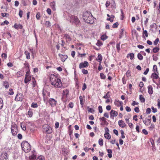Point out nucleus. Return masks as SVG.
<instances>
[{
    "label": "nucleus",
    "mask_w": 160,
    "mask_h": 160,
    "mask_svg": "<svg viewBox=\"0 0 160 160\" xmlns=\"http://www.w3.org/2000/svg\"><path fill=\"white\" fill-rule=\"evenodd\" d=\"M50 81L52 85L55 88H60L62 86V83L61 80L53 74L50 75Z\"/></svg>",
    "instance_id": "obj_1"
},
{
    "label": "nucleus",
    "mask_w": 160,
    "mask_h": 160,
    "mask_svg": "<svg viewBox=\"0 0 160 160\" xmlns=\"http://www.w3.org/2000/svg\"><path fill=\"white\" fill-rule=\"evenodd\" d=\"M83 18L86 23L92 24L94 22V18L91 13L87 12H85L83 15Z\"/></svg>",
    "instance_id": "obj_2"
},
{
    "label": "nucleus",
    "mask_w": 160,
    "mask_h": 160,
    "mask_svg": "<svg viewBox=\"0 0 160 160\" xmlns=\"http://www.w3.org/2000/svg\"><path fill=\"white\" fill-rule=\"evenodd\" d=\"M66 19L69 20L72 23L76 25L78 24L80 22V20L77 16L68 14V17H66Z\"/></svg>",
    "instance_id": "obj_3"
},
{
    "label": "nucleus",
    "mask_w": 160,
    "mask_h": 160,
    "mask_svg": "<svg viewBox=\"0 0 160 160\" xmlns=\"http://www.w3.org/2000/svg\"><path fill=\"white\" fill-rule=\"evenodd\" d=\"M22 150L25 152L28 153L31 150V146L27 141H23L21 145Z\"/></svg>",
    "instance_id": "obj_4"
},
{
    "label": "nucleus",
    "mask_w": 160,
    "mask_h": 160,
    "mask_svg": "<svg viewBox=\"0 0 160 160\" xmlns=\"http://www.w3.org/2000/svg\"><path fill=\"white\" fill-rule=\"evenodd\" d=\"M42 130L46 133H50L52 132L51 128L47 124H45L42 126Z\"/></svg>",
    "instance_id": "obj_5"
},
{
    "label": "nucleus",
    "mask_w": 160,
    "mask_h": 160,
    "mask_svg": "<svg viewBox=\"0 0 160 160\" xmlns=\"http://www.w3.org/2000/svg\"><path fill=\"white\" fill-rule=\"evenodd\" d=\"M18 126L14 123H12L11 129L12 134L13 136H15L18 133Z\"/></svg>",
    "instance_id": "obj_6"
},
{
    "label": "nucleus",
    "mask_w": 160,
    "mask_h": 160,
    "mask_svg": "<svg viewBox=\"0 0 160 160\" xmlns=\"http://www.w3.org/2000/svg\"><path fill=\"white\" fill-rule=\"evenodd\" d=\"M48 102L52 107H53L56 105L57 102L54 99L51 98L49 99Z\"/></svg>",
    "instance_id": "obj_7"
},
{
    "label": "nucleus",
    "mask_w": 160,
    "mask_h": 160,
    "mask_svg": "<svg viewBox=\"0 0 160 160\" xmlns=\"http://www.w3.org/2000/svg\"><path fill=\"white\" fill-rule=\"evenodd\" d=\"M88 66V63L87 61H85L83 62H82L79 64V68H84L87 67Z\"/></svg>",
    "instance_id": "obj_8"
},
{
    "label": "nucleus",
    "mask_w": 160,
    "mask_h": 160,
    "mask_svg": "<svg viewBox=\"0 0 160 160\" xmlns=\"http://www.w3.org/2000/svg\"><path fill=\"white\" fill-rule=\"evenodd\" d=\"M110 118H113L115 117H116L118 115L117 112L113 110H112L110 112Z\"/></svg>",
    "instance_id": "obj_9"
},
{
    "label": "nucleus",
    "mask_w": 160,
    "mask_h": 160,
    "mask_svg": "<svg viewBox=\"0 0 160 160\" xmlns=\"http://www.w3.org/2000/svg\"><path fill=\"white\" fill-rule=\"evenodd\" d=\"M8 159L7 154L4 152L1 154L0 156V160H6Z\"/></svg>",
    "instance_id": "obj_10"
},
{
    "label": "nucleus",
    "mask_w": 160,
    "mask_h": 160,
    "mask_svg": "<svg viewBox=\"0 0 160 160\" xmlns=\"http://www.w3.org/2000/svg\"><path fill=\"white\" fill-rule=\"evenodd\" d=\"M143 122L144 124L147 126H148L150 124L151 122V117H149V118L145 120H143Z\"/></svg>",
    "instance_id": "obj_11"
},
{
    "label": "nucleus",
    "mask_w": 160,
    "mask_h": 160,
    "mask_svg": "<svg viewBox=\"0 0 160 160\" xmlns=\"http://www.w3.org/2000/svg\"><path fill=\"white\" fill-rule=\"evenodd\" d=\"M58 55L60 58L61 60L63 62L65 61L68 58V56L66 55H62L59 54Z\"/></svg>",
    "instance_id": "obj_12"
},
{
    "label": "nucleus",
    "mask_w": 160,
    "mask_h": 160,
    "mask_svg": "<svg viewBox=\"0 0 160 160\" xmlns=\"http://www.w3.org/2000/svg\"><path fill=\"white\" fill-rule=\"evenodd\" d=\"M114 103L116 106L119 107L122 104V101H119V100L116 99L114 102Z\"/></svg>",
    "instance_id": "obj_13"
},
{
    "label": "nucleus",
    "mask_w": 160,
    "mask_h": 160,
    "mask_svg": "<svg viewBox=\"0 0 160 160\" xmlns=\"http://www.w3.org/2000/svg\"><path fill=\"white\" fill-rule=\"evenodd\" d=\"M118 123L119 126L121 128H124L126 126L125 123L122 120H119Z\"/></svg>",
    "instance_id": "obj_14"
},
{
    "label": "nucleus",
    "mask_w": 160,
    "mask_h": 160,
    "mask_svg": "<svg viewBox=\"0 0 160 160\" xmlns=\"http://www.w3.org/2000/svg\"><path fill=\"white\" fill-rule=\"evenodd\" d=\"M148 92L150 94H152L153 93L152 87L151 85L148 86Z\"/></svg>",
    "instance_id": "obj_15"
},
{
    "label": "nucleus",
    "mask_w": 160,
    "mask_h": 160,
    "mask_svg": "<svg viewBox=\"0 0 160 160\" xmlns=\"http://www.w3.org/2000/svg\"><path fill=\"white\" fill-rule=\"evenodd\" d=\"M50 6L52 8L53 11H55L56 10L55 6L56 3L55 2L53 1L50 3Z\"/></svg>",
    "instance_id": "obj_16"
},
{
    "label": "nucleus",
    "mask_w": 160,
    "mask_h": 160,
    "mask_svg": "<svg viewBox=\"0 0 160 160\" xmlns=\"http://www.w3.org/2000/svg\"><path fill=\"white\" fill-rule=\"evenodd\" d=\"M151 78H153V79H157L158 78H159L158 74L155 73H153L152 74L151 76Z\"/></svg>",
    "instance_id": "obj_17"
},
{
    "label": "nucleus",
    "mask_w": 160,
    "mask_h": 160,
    "mask_svg": "<svg viewBox=\"0 0 160 160\" xmlns=\"http://www.w3.org/2000/svg\"><path fill=\"white\" fill-rule=\"evenodd\" d=\"M102 59V57L101 54L98 53V57L96 58V60L99 62H101Z\"/></svg>",
    "instance_id": "obj_18"
},
{
    "label": "nucleus",
    "mask_w": 160,
    "mask_h": 160,
    "mask_svg": "<svg viewBox=\"0 0 160 160\" xmlns=\"http://www.w3.org/2000/svg\"><path fill=\"white\" fill-rule=\"evenodd\" d=\"M64 38L66 39L67 41L70 42L71 40V38L68 34H65Z\"/></svg>",
    "instance_id": "obj_19"
},
{
    "label": "nucleus",
    "mask_w": 160,
    "mask_h": 160,
    "mask_svg": "<svg viewBox=\"0 0 160 160\" xmlns=\"http://www.w3.org/2000/svg\"><path fill=\"white\" fill-rule=\"evenodd\" d=\"M134 55L133 53H128L127 55V57L128 58L129 57L131 60H132L134 58Z\"/></svg>",
    "instance_id": "obj_20"
},
{
    "label": "nucleus",
    "mask_w": 160,
    "mask_h": 160,
    "mask_svg": "<svg viewBox=\"0 0 160 160\" xmlns=\"http://www.w3.org/2000/svg\"><path fill=\"white\" fill-rule=\"evenodd\" d=\"M31 76H27L26 77H25V78L24 79V82L26 83H27L28 82H29L31 80Z\"/></svg>",
    "instance_id": "obj_21"
},
{
    "label": "nucleus",
    "mask_w": 160,
    "mask_h": 160,
    "mask_svg": "<svg viewBox=\"0 0 160 160\" xmlns=\"http://www.w3.org/2000/svg\"><path fill=\"white\" fill-rule=\"evenodd\" d=\"M107 152H108V157L110 158H111L112 157V150L110 149H108L107 150Z\"/></svg>",
    "instance_id": "obj_22"
},
{
    "label": "nucleus",
    "mask_w": 160,
    "mask_h": 160,
    "mask_svg": "<svg viewBox=\"0 0 160 160\" xmlns=\"http://www.w3.org/2000/svg\"><path fill=\"white\" fill-rule=\"evenodd\" d=\"M139 99L141 102H144L145 101V98L142 95H139Z\"/></svg>",
    "instance_id": "obj_23"
},
{
    "label": "nucleus",
    "mask_w": 160,
    "mask_h": 160,
    "mask_svg": "<svg viewBox=\"0 0 160 160\" xmlns=\"http://www.w3.org/2000/svg\"><path fill=\"white\" fill-rule=\"evenodd\" d=\"M3 85L6 88H8L9 87V85L8 82L6 81L3 82Z\"/></svg>",
    "instance_id": "obj_24"
},
{
    "label": "nucleus",
    "mask_w": 160,
    "mask_h": 160,
    "mask_svg": "<svg viewBox=\"0 0 160 160\" xmlns=\"http://www.w3.org/2000/svg\"><path fill=\"white\" fill-rule=\"evenodd\" d=\"M28 115L30 117H31L33 115V112L32 109H30L28 111Z\"/></svg>",
    "instance_id": "obj_25"
},
{
    "label": "nucleus",
    "mask_w": 160,
    "mask_h": 160,
    "mask_svg": "<svg viewBox=\"0 0 160 160\" xmlns=\"http://www.w3.org/2000/svg\"><path fill=\"white\" fill-rule=\"evenodd\" d=\"M30 160H32L36 158V154H31V155L29 157Z\"/></svg>",
    "instance_id": "obj_26"
},
{
    "label": "nucleus",
    "mask_w": 160,
    "mask_h": 160,
    "mask_svg": "<svg viewBox=\"0 0 160 160\" xmlns=\"http://www.w3.org/2000/svg\"><path fill=\"white\" fill-rule=\"evenodd\" d=\"M137 57L139 60H142L143 59V57L140 53H138L137 55Z\"/></svg>",
    "instance_id": "obj_27"
},
{
    "label": "nucleus",
    "mask_w": 160,
    "mask_h": 160,
    "mask_svg": "<svg viewBox=\"0 0 160 160\" xmlns=\"http://www.w3.org/2000/svg\"><path fill=\"white\" fill-rule=\"evenodd\" d=\"M69 92V91L67 89H65L63 91L62 94L63 96H67Z\"/></svg>",
    "instance_id": "obj_28"
},
{
    "label": "nucleus",
    "mask_w": 160,
    "mask_h": 160,
    "mask_svg": "<svg viewBox=\"0 0 160 160\" xmlns=\"http://www.w3.org/2000/svg\"><path fill=\"white\" fill-rule=\"evenodd\" d=\"M24 53L26 56V58L28 59H29L30 57L29 53L27 51H25Z\"/></svg>",
    "instance_id": "obj_29"
},
{
    "label": "nucleus",
    "mask_w": 160,
    "mask_h": 160,
    "mask_svg": "<svg viewBox=\"0 0 160 160\" xmlns=\"http://www.w3.org/2000/svg\"><path fill=\"white\" fill-rule=\"evenodd\" d=\"M124 35V30L122 29L119 35V38H121Z\"/></svg>",
    "instance_id": "obj_30"
},
{
    "label": "nucleus",
    "mask_w": 160,
    "mask_h": 160,
    "mask_svg": "<svg viewBox=\"0 0 160 160\" xmlns=\"http://www.w3.org/2000/svg\"><path fill=\"white\" fill-rule=\"evenodd\" d=\"M31 107L32 108H37L38 107V105L36 102L32 103Z\"/></svg>",
    "instance_id": "obj_31"
},
{
    "label": "nucleus",
    "mask_w": 160,
    "mask_h": 160,
    "mask_svg": "<svg viewBox=\"0 0 160 160\" xmlns=\"http://www.w3.org/2000/svg\"><path fill=\"white\" fill-rule=\"evenodd\" d=\"M104 136L105 138L108 139H109L111 138V137L109 133L104 134Z\"/></svg>",
    "instance_id": "obj_32"
},
{
    "label": "nucleus",
    "mask_w": 160,
    "mask_h": 160,
    "mask_svg": "<svg viewBox=\"0 0 160 160\" xmlns=\"http://www.w3.org/2000/svg\"><path fill=\"white\" fill-rule=\"evenodd\" d=\"M22 73L20 71H18L17 72V73L16 74V77L18 78L22 76Z\"/></svg>",
    "instance_id": "obj_33"
},
{
    "label": "nucleus",
    "mask_w": 160,
    "mask_h": 160,
    "mask_svg": "<svg viewBox=\"0 0 160 160\" xmlns=\"http://www.w3.org/2000/svg\"><path fill=\"white\" fill-rule=\"evenodd\" d=\"M20 126L21 128L23 130L25 131L26 130V127L24 123H21L20 124Z\"/></svg>",
    "instance_id": "obj_34"
},
{
    "label": "nucleus",
    "mask_w": 160,
    "mask_h": 160,
    "mask_svg": "<svg viewBox=\"0 0 160 160\" xmlns=\"http://www.w3.org/2000/svg\"><path fill=\"white\" fill-rule=\"evenodd\" d=\"M3 103L2 98H0V110L3 107Z\"/></svg>",
    "instance_id": "obj_35"
},
{
    "label": "nucleus",
    "mask_w": 160,
    "mask_h": 160,
    "mask_svg": "<svg viewBox=\"0 0 160 160\" xmlns=\"http://www.w3.org/2000/svg\"><path fill=\"white\" fill-rule=\"evenodd\" d=\"M144 35H145V37H147L148 36V34L147 31L146 30H144L143 32V37L145 38Z\"/></svg>",
    "instance_id": "obj_36"
},
{
    "label": "nucleus",
    "mask_w": 160,
    "mask_h": 160,
    "mask_svg": "<svg viewBox=\"0 0 160 160\" xmlns=\"http://www.w3.org/2000/svg\"><path fill=\"white\" fill-rule=\"evenodd\" d=\"M159 48L158 47H155L153 49L152 51L154 53H157L159 51Z\"/></svg>",
    "instance_id": "obj_37"
},
{
    "label": "nucleus",
    "mask_w": 160,
    "mask_h": 160,
    "mask_svg": "<svg viewBox=\"0 0 160 160\" xmlns=\"http://www.w3.org/2000/svg\"><path fill=\"white\" fill-rule=\"evenodd\" d=\"M98 143L101 146L103 145V140L102 138H100L98 140Z\"/></svg>",
    "instance_id": "obj_38"
},
{
    "label": "nucleus",
    "mask_w": 160,
    "mask_h": 160,
    "mask_svg": "<svg viewBox=\"0 0 160 160\" xmlns=\"http://www.w3.org/2000/svg\"><path fill=\"white\" fill-rule=\"evenodd\" d=\"M19 95L17 94L15 99L16 100H17L18 101H21L22 100V97H19Z\"/></svg>",
    "instance_id": "obj_39"
},
{
    "label": "nucleus",
    "mask_w": 160,
    "mask_h": 160,
    "mask_svg": "<svg viewBox=\"0 0 160 160\" xmlns=\"http://www.w3.org/2000/svg\"><path fill=\"white\" fill-rule=\"evenodd\" d=\"M32 80L33 87H35L36 86V82L34 78L33 77L32 78Z\"/></svg>",
    "instance_id": "obj_40"
},
{
    "label": "nucleus",
    "mask_w": 160,
    "mask_h": 160,
    "mask_svg": "<svg viewBox=\"0 0 160 160\" xmlns=\"http://www.w3.org/2000/svg\"><path fill=\"white\" fill-rule=\"evenodd\" d=\"M101 39L104 41L106 40L107 38V36L104 35H102L101 37Z\"/></svg>",
    "instance_id": "obj_41"
},
{
    "label": "nucleus",
    "mask_w": 160,
    "mask_h": 160,
    "mask_svg": "<svg viewBox=\"0 0 160 160\" xmlns=\"http://www.w3.org/2000/svg\"><path fill=\"white\" fill-rule=\"evenodd\" d=\"M44 157L42 156H40L38 157L36 160H44Z\"/></svg>",
    "instance_id": "obj_42"
},
{
    "label": "nucleus",
    "mask_w": 160,
    "mask_h": 160,
    "mask_svg": "<svg viewBox=\"0 0 160 160\" xmlns=\"http://www.w3.org/2000/svg\"><path fill=\"white\" fill-rule=\"evenodd\" d=\"M82 72L83 74H86L88 73V71L87 70L84 69H82Z\"/></svg>",
    "instance_id": "obj_43"
},
{
    "label": "nucleus",
    "mask_w": 160,
    "mask_h": 160,
    "mask_svg": "<svg viewBox=\"0 0 160 160\" xmlns=\"http://www.w3.org/2000/svg\"><path fill=\"white\" fill-rule=\"evenodd\" d=\"M45 25L48 27H50L51 26V24L50 22L46 21L45 23Z\"/></svg>",
    "instance_id": "obj_44"
},
{
    "label": "nucleus",
    "mask_w": 160,
    "mask_h": 160,
    "mask_svg": "<svg viewBox=\"0 0 160 160\" xmlns=\"http://www.w3.org/2000/svg\"><path fill=\"white\" fill-rule=\"evenodd\" d=\"M88 111V112L92 113L94 111V110L92 108H90L89 107H87Z\"/></svg>",
    "instance_id": "obj_45"
},
{
    "label": "nucleus",
    "mask_w": 160,
    "mask_h": 160,
    "mask_svg": "<svg viewBox=\"0 0 160 160\" xmlns=\"http://www.w3.org/2000/svg\"><path fill=\"white\" fill-rule=\"evenodd\" d=\"M109 93V92H108L103 98L105 99L109 98L110 97V96L108 94Z\"/></svg>",
    "instance_id": "obj_46"
},
{
    "label": "nucleus",
    "mask_w": 160,
    "mask_h": 160,
    "mask_svg": "<svg viewBox=\"0 0 160 160\" xmlns=\"http://www.w3.org/2000/svg\"><path fill=\"white\" fill-rule=\"evenodd\" d=\"M159 41V38H157L154 42V44L155 45H157L158 42Z\"/></svg>",
    "instance_id": "obj_47"
},
{
    "label": "nucleus",
    "mask_w": 160,
    "mask_h": 160,
    "mask_svg": "<svg viewBox=\"0 0 160 160\" xmlns=\"http://www.w3.org/2000/svg\"><path fill=\"white\" fill-rule=\"evenodd\" d=\"M24 67H25L26 68H29V65L28 62H25L24 63Z\"/></svg>",
    "instance_id": "obj_48"
},
{
    "label": "nucleus",
    "mask_w": 160,
    "mask_h": 160,
    "mask_svg": "<svg viewBox=\"0 0 160 160\" xmlns=\"http://www.w3.org/2000/svg\"><path fill=\"white\" fill-rule=\"evenodd\" d=\"M100 76L101 78L102 79H105L106 78V76L103 73H100Z\"/></svg>",
    "instance_id": "obj_49"
},
{
    "label": "nucleus",
    "mask_w": 160,
    "mask_h": 160,
    "mask_svg": "<svg viewBox=\"0 0 160 160\" xmlns=\"http://www.w3.org/2000/svg\"><path fill=\"white\" fill-rule=\"evenodd\" d=\"M152 57L153 60L154 61H157L158 59V58L156 55H153L152 56Z\"/></svg>",
    "instance_id": "obj_50"
},
{
    "label": "nucleus",
    "mask_w": 160,
    "mask_h": 160,
    "mask_svg": "<svg viewBox=\"0 0 160 160\" xmlns=\"http://www.w3.org/2000/svg\"><path fill=\"white\" fill-rule=\"evenodd\" d=\"M1 15L3 17H8L9 14L8 13L4 12L2 13Z\"/></svg>",
    "instance_id": "obj_51"
},
{
    "label": "nucleus",
    "mask_w": 160,
    "mask_h": 160,
    "mask_svg": "<svg viewBox=\"0 0 160 160\" xmlns=\"http://www.w3.org/2000/svg\"><path fill=\"white\" fill-rule=\"evenodd\" d=\"M120 43H117L116 45V48L118 52H119V51L120 50Z\"/></svg>",
    "instance_id": "obj_52"
},
{
    "label": "nucleus",
    "mask_w": 160,
    "mask_h": 160,
    "mask_svg": "<svg viewBox=\"0 0 160 160\" xmlns=\"http://www.w3.org/2000/svg\"><path fill=\"white\" fill-rule=\"evenodd\" d=\"M154 128V126L153 124H151L150 127H149V129L150 130H152Z\"/></svg>",
    "instance_id": "obj_53"
},
{
    "label": "nucleus",
    "mask_w": 160,
    "mask_h": 160,
    "mask_svg": "<svg viewBox=\"0 0 160 160\" xmlns=\"http://www.w3.org/2000/svg\"><path fill=\"white\" fill-rule=\"evenodd\" d=\"M23 11L21 10H20L19 12V15L20 18H22V16Z\"/></svg>",
    "instance_id": "obj_54"
},
{
    "label": "nucleus",
    "mask_w": 160,
    "mask_h": 160,
    "mask_svg": "<svg viewBox=\"0 0 160 160\" xmlns=\"http://www.w3.org/2000/svg\"><path fill=\"white\" fill-rule=\"evenodd\" d=\"M98 110L99 111V112L100 113H102L103 110H102V106H99L98 107Z\"/></svg>",
    "instance_id": "obj_55"
},
{
    "label": "nucleus",
    "mask_w": 160,
    "mask_h": 160,
    "mask_svg": "<svg viewBox=\"0 0 160 160\" xmlns=\"http://www.w3.org/2000/svg\"><path fill=\"white\" fill-rule=\"evenodd\" d=\"M153 69L154 72H157V68L156 65H154L153 66Z\"/></svg>",
    "instance_id": "obj_56"
},
{
    "label": "nucleus",
    "mask_w": 160,
    "mask_h": 160,
    "mask_svg": "<svg viewBox=\"0 0 160 160\" xmlns=\"http://www.w3.org/2000/svg\"><path fill=\"white\" fill-rule=\"evenodd\" d=\"M118 22H116L113 25L112 27L114 28H116L118 27Z\"/></svg>",
    "instance_id": "obj_57"
},
{
    "label": "nucleus",
    "mask_w": 160,
    "mask_h": 160,
    "mask_svg": "<svg viewBox=\"0 0 160 160\" xmlns=\"http://www.w3.org/2000/svg\"><path fill=\"white\" fill-rule=\"evenodd\" d=\"M40 12H38L36 14V18L38 20L39 19H40Z\"/></svg>",
    "instance_id": "obj_58"
},
{
    "label": "nucleus",
    "mask_w": 160,
    "mask_h": 160,
    "mask_svg": "<svg viewBox=\"0 0 160 160\" xmlns=\"http://www.w3.org/2000/svg\"><path fill=\"white\" fill-rule=\"evenodd\" d=\"M9 94L10 95H12L14 94V92L12 91V89L10 88L9 89Z\"/></svg>",
    "instance_id": "obj_59"
},
{
    "label": "nucleus",
    "mask_w": 160,
    "mask_h": 160,
    "mask_svg": "<svg viewBox=\"0 0 160 160\" xmlns=\"http://www.w3.org/2000/svg\"><path fill=\"white\" fill-rule=\"evenodd\" d=\"M105 134L109 133V130L108 128L106 127L105 128Z\"/></svg>",
    "instance_id": "obj_60"
},
{
    "label": "nucleus",
    "mask_w": 160,
    "mask_h": 160,
    "mask_svg": "<svg viewBox=\"0 0 160 160\" xmlns=\"http://www.w3.org/2000/svg\"><path fill=\"white\" fill-rule=\"evenodd\" d=\"M151 112V109L150 108H147L146 110V113L147 114H149Z\"/></svg>",
    "instance_id": "obj_61"
},
{
    "label": "nucleus",
    "mask_w": 160,
    "mask_h": 160,
    "mask_svg": "<svg viewBox=\"0 0 160 160\" xmlns=\"http://www.w3.org/2000/svg\"><path fill=\"white\" fill-rule=\"evenodd\" d=\"M86 88H87L86 84L85 83H84L83 84V86H82V91H84L85 90V89Z\"/></svg>",
    "instance_id": "obj_62"
},
{
    "label": "nucleus",
    "mask_w": 160,
    "mask_h": 160,
    "mask_svg": "<svg viewBox=\"0 0 160 160\" xmlns=\"http://www.w3.org/2000/svg\"><path fill=\"white\" fill-rule=\"evenodd\" d=\"M8 23L9 22L7 20H5L1 24V25H4V24L8 25Z\"/></svg>",
    "instance_id": "obj_63"
},
{
    "label": "nucleus",
    "mask_w": 160,
    "mask_h": 160,
    "mask_svg": "<svg viewBox=\"0 0 160 160\" xmlns=\"http://www.w3.org/2000/svg\"><path fill=\"white\" fill-rule=\"evenodd\" d=\"M142 132L143 133L146 135L148 134L147 131L145 129H143L142 130Z\"/></svg>",
    "instance_id": "obj_64"
}]
</instances>
